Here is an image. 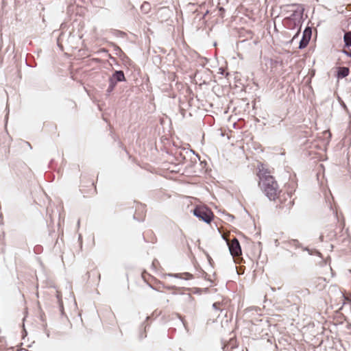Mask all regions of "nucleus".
Here are the masks:
<instances>
[{
  "mask_svg": "<svg viewBox=\"0 0 351 351\" xmlns=\"http://www.w3.org/2000/svg\"><path fill=\"white\" fill-rule=\"evenodd\" d=\"M256 176L258 177V186L264 194L272 201H278L281 207L292 205L291 195L282 192L275 178L274 171L267 165L258 162L256 167Z\"/></svg>",
  "mask_w": 351,
  "mask_h": 351,
  "instance_id": "obj_1",
  "label": "nucleus"
},
{
  "mask_svg": "<svg viewBox=\"0 0 351 351\" xmlns=\"http://www.w3.org/2000/svg\"><path fill=\"white\" fill-rule=\"evenodd\" d=\"M80 191L84 197H90L97 193L95 181L88 176H83L80 181Z\"/></svg>",
  "mask_w": 351,
  "mask_h": 351,
  "instance_id": "obj_2",
  "label": "nucleus"
},
{
  "mask_svg": "<svg viewBox=\"0 0 351 351\" xmlns=\"http://www.w3.org/2000/svg\"><path fill=\"white\" fill-rule=\"evenodd\" d=\"M228 236V234H223V238L227 242L231 255L234 258H240L242 252L239 241L236 238L229 240Z\"/></svg>",
  "mask_w": 351,
  "mask_h": 351,
  "instance_id": "obj_3",
  "label": "nucleus"
},
{
  "mask_svg": "<svg viewBox=\"0 0 351 351\" xmlns=\"http://www.w3.org/2000/svg\"><path fill=\"white\" fill-rule=\"evenodd\" d=\"M214 218L212 210L204 206L199 205V219L210 223Z\"/></svg>",
  "mask_w": 351,
  "mask_h": 351,
  "instance_id": "obj_4",
  "label": "nucleus"
},
{
  "mask_svg": "<svg viewBox=\"0 0 351 351\" xmlns=\"http://www.w3.org/2000/svg\"><path fill=\"white\" fill-rule=\"evenodd\" d=\"M203 267L208 271H213L214 267V261L213 258L204 250H202L201 256Z\"/></svg>",
  "mask_w": 351,
  "mask_h": 351,
  "instance_id": "obj_5",
  "label": "nucleus"
},
{
  "mask_svg": "<svg viewBox=\"0 0 351 351\" xmlns=\"http://www.w3.org/2000/svg\"><path fill=\"white\" fill-rule=\"evenodd\" d=\"M311 34H312L311 29L310 27H306L303 32L302 38L300 43L299 47L300 49H303L308 45V44L311 40Z\"/></svg>",
  "mask_w": 351,
  "mask_h": 351,
  "instance_id": "obj_6",
  "label": "nucleus"
},
{
  "mask_svg": "<svg viewBox=\"0 0 351 351\" xmlns=\"http://www.w3.org/2000/svg\"><path fill=\"white\" fill-rule=\"evenodd\" d=\"M145 217V207L142 204H137L134 217L138 221H142Z\"/></svg>",
  "mask_w": 351,
  "mask_h": 351,
  "instance_id": "obj_7",
  "label": "nucleus"
},
{
  "mask_svg": "<svg viewBox=\"0 0 351 351\" xmlns=\"http://www.w3.org/2000/svg\"><path fill=\"white\" fill-rule=\"evenodd\" d=\"M202 280L204 282L208 281V287H213L215 285L214 280L212 278V276L210 275H208L204 270H202L201 271ZM200 277V271H199V278Z\"/></svg>",
  "mask_w": 351,
  "mask_h": 351,
  "instance_id": "obj_8",
  "label": "nucleus"
},
{
  "mask_svg": "<svg viewBox=\"0 0 351 351\" xmlns=\"http://www.w3.org/2000/svg\"><path fill=\"white\" fill-rule=\"evenodd\" d=\"M88 278L93 282H99L100 280V273L96 269H92L88 272Z\"/></svg>",
  "mask_w": 351,
  "mask_h": 351,
  "instance_id": "obj_9",
  "label": "nucleus"
},
{
  "mask_svg": "<svg viewBox=\"0 0 351 351\" xmlns=\"http://www.w3.org/2000/svg\"><path fill=\"white\" fill-rule=\"evenodd\" d=\"M350 73V69L348 67L342 66L338 68L337 77L343 78L348 76Z\"/></svg>",
  "mask_w": 351,
  "mask_h": 351,
  "instance_id": "obj_10",
  "label": "nucleus"
},
{
  "mask_svg": "<svg viewBox=\"0 0 351 351\" xmlns=\"http://www.w3.org/2000/svg\"><path fill=\"white\" fill-rule=\"evenodd\" d=\"M237 340L235 339H230L229 342L223 348L224 350H233L237 348Z\"/></svg>",
  "mask_w": 351,
  "mask_h": 351,
  "instance_id": "obj_11",
  "label": "nucleus"
},
{
  "mask_svg": "<svg viewBox=\"0 0 351 351\" xmlns=\"http://www.w3.org/2000/svg\"><path fill=\"white\" fill-rule=\"evenodd\" d=\"M345 47H351V32H346L343 36Z\"/></svg>",
  "mask_w": 351,
  "mask_h": 351,
  "instance_id": "obj_12",
  "label": "nucleus"
},
{
  "mask_svg": "<svg viewBox=\"0 0 351 351\" xmlns=\"http://www.w3.org/2000/svg\"><path fill=\"white\" fill-rule=\"evenodd\" d=\"M151 10V4L147 1H144L141 6V11L144 14H147Z\"/></svg>",
  "mask_w": 351,
  "mask_h": 351,
  "instance_id": "obj_13",
  "label": "nucleus"
},
{
  "mask_svg": "<svg viewBox=\"0 0 351 351\" xmlns=\"http://www.w3.org/2000/svg\"><path fill=\"white\" fill-rule=\"evenodd\" d=\"M199 73H204L206 74V78L203 80V84H206L207 80H211L212 73L210 70L203 69L202 70L199 71Z\"/></svg>",
  "mask_w": 351,
  "mask_h": 351,
  "instance_id": "obj_14",
  "label": "nucleus"
},
{
  "mask_svg": "<svg viewBox=\"0 0 351 351\" xmlns=\"http://www.w3.org/2000/svg\"><path fill=\"white\" fill-rule=\"evenodd\" d=\"M114 76L116 77L117 80L119 82H122L125 80V76L123 71H116Z\"/></svg>",
  "mask_w": 351,
  "mask_h": 351,
  "instance_id": "obj_15",
  "label": "nucleus"
},
{
  "mask_svg": "<svg viewBox=\"0 0 351 351\" xmlns=\"http://www.w3.org/2000/svg\"><path fill=\"white\" fill-rule=\"evenodd\" d=\"M342 52L346 54L347 56L351 58V50L347 51L345 49L342 50Z\"/></svg>",
  "mask_w": 351,
  "mask_h": 351,
  "instance_id": "obj_16",
  "label": "nucleus"
},
{
  "mask_svg": "<svg viewBox=\"0 0 351 351\" xmlns=\"http://www.w3.org/2000/svg\"><path fill=\"white\" fill-rule=\"evenodd\" d=\"M206 62V60L205 58L199 57V64L204 65Z\"/></svg>",
  "mask_w": 351,
  "mask_h": 351,
  "instance_id": "obj_17",
  "label": "nucleus"
},
{
  "mask_svg": "<svg viewBox=\"0 0 351 351\" xmlns=\"http://www.w3.org/2000/svg\"><path fill=\"white\" fill-rule=\"evenodd\" d=\"M193 213L194 215L197 216V206H195L193 210Z\"/></svg>",
  "mask_w": 351,
  "mask_h": 351,
  "instance_id": "obj_18",
  "label": "nucleus"
},
{
  "mask_svg": "<svg viewBox=\"0 0 351 351\" xmlns=\"http://www.w3.org/2000/svg\"><path fill=\"white\" fill-rule=\"evenodd\" d=\"M202 288H199V289H198L199 293H201V290H202Z\"/></svg>",
  "mask_w": 351,
  "mask_h": 351,
  "instance_id": "obj_19",
  "label": "nucleus"
},
{
  "mask_svg": "<svg viewBox=\"0 0 351 351\" xmlns=\"http://www.w3.org/2000/svg\"><path fill=\"white\" fill-rule=\"evenodd\" d=\"M101 51H107L105 49H101Z\"/></svg>",
  "mask_w": 351,
  "mask_h": 351,
  "instance_id": "obj_20",
  "label": "nucleus"
},
{
  "mask_svg": "<svg viewBox=\"0 0 351 351\" xmlns=\"http://www.w3.org/2000/svg\"><path fill=\"white\" fill-rule=\"evenodd\" d=\"M335 237V234H333L332 236L330 237V239H332V237Z\"/></svg>",
  "mask_w": 351,
  "mask_h": 351,
  "instance_id": "obj_21",
  "label": "nucleus"
},
{
  "mask_svg": "<svg viewBox=\"0 0 351 351\" xmlns=\"http://www.w3.org/2000/svg\"><path fill=\"white\" fill-rule=\"evenodd\" d=\"M350 272L351 273V269H350Z\"/></svg>",
  "mask_w": 351,
  "mask_h": 351,
  "instance_id": "obj_22",
  "label": "nucleus"
}]
</instances>
